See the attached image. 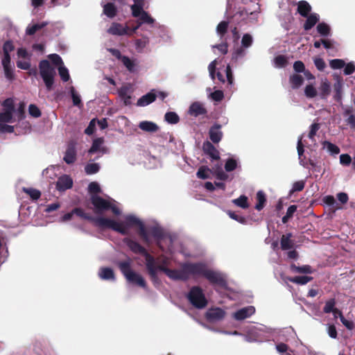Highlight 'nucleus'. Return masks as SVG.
<instances>
[{
    "mask_svg": "<svg viewBox=\"0 0 355 355\" xmlns=\"http://www.w3.org/2000/svg\"><path fill=\"white\" fill-rule=\"evenodd\" d=\"M166 275L171 279L182 281H187L190 276L203 277L213 286L224 288L227 285L225 277L221 272L209 269L202 262L185 263L182 266L181 270L168 268Z\"/></svg>",
    "mask_w": 355,
    "mask_h": 355,
    "instance_id": "f257e3e1",
    "label": "nucleus"
},
{
    "mask_svg": "<svg viewBox=\"0 0 355 355\" xmlns=\"http://www.w3.org/2000/svg\"><path fill=\"white\" fill-rule=\"evenodd\" d=\"M73 213L81 218L92 222L96 227L101 229H111L121 234H126L127 231L122 225L118 222L104 217H94L91 214L86 213L82 208L76 207L73 209Z\"/></svg>",
    "mask_w": 355,
    "mask_h": 355,
    "instance_id": "f03ea898",
    "label": "nucleus"
},
{
    "mask_svg": "<svg viewBox=\"0 0 355 355\" xmlns=\"http://www.w3.org/2000/svg\"><path fill=\"white\" fill-rule=\"evenodd\" d=\"M117 266L129 283L137 285L144 289L147 288V284L144 277L132 270L131 261L130 259L119 261Z\"/></svg>",
    "mask_w": 355,
    "mask_h": 355,
    "instance_id": "7ed1b4c3",
    "label": "nucleus"
},
{
    "mask_svg": "<svg viewBox=\"0 0 355 355\" xmlns=\"http://www.w3.org/2000/svg\"><path fill=\"white\" fill-rule=\"evenodd\" d=\"M40 75L42 78L47 91L50 92L53 88L54 79L56 75L55 69L49 61L42 60L39 63Z\"/></svg>",
    "mask_w": 355,
    "mask_h": 355,
    "instance_id": "20e7f679",
    "label": "nucleus"
},
{
    "mask_svg": "<svg viewBox=\"0 0 355 355\" xmlns=\"http://www.w3.org/2000/svg\"><path fill=\"white\" fill-rule=\"evenodd\" d=\"M90 200L94 207V212L96 214H102L108 210H111L116 216L121 214L119 208L99 196H92Z\"/></svg>",
    "mask_w": 355,
    "mask_h": 355,
    "instance_id": "39448f33",
    "label": "nucleus"
},
{
    "mask_svg": "<svg viewBox=\"0 0 355 355\" xmlns=\"http://www.w3.org/2000/svg\"><path fill=\"white\" fill-rule=\"evenodd\" d=\"M186 297L189 303L198 309L205 308L208 304L203 290L198 286H192Z\"/></svg>",
    "mask_w": 355,
    "mask_h": 355,
    "instance_id": "423d86ee",
    "label": "nucleus"
},
{
    "mask_svg": "<svg viewBox=\"0 0 355 355\" xmlns=\"http://www.w3.org/2000/svg\"><path fill=\"white\" fill-rule=\"evenodd\" d=\"M119 224L122 225L123 227H124L127 231V234H128V228L133 226H138L139 230L138 234L142 241L145 243L148 244L150 243V239L148 236V234L147 232V230L146 229V227L144 224L136 216L132 215H128L125 217L124 223H119Z\"/></svg>",
    "mask_w": 355,
    "mask_h": 355,
    "instance_id": "0eeeda50",
    "label": "nucleus"
},
{
    "mask_svg": "<svg viewBox=\"0 0 355 355\" xmlns=\"http://www.w3.org/2000/svg\"><path fill=\"white\" fill-rule=\"evenodd\" d=\"M123 242L129 248V249L135 254H141L144 257L146 262L153 257L148 253L147 250L141 245L137 241L130 238H125Z\"/></svg>",
    "mask_w": 355,
    "mask_h": 355,
    "instance_id": "6e6552de",
    "label": "nucleus"
},
{
    "mask_svg": "<svg viewBox=\"0 0 355 355\" xmlns=\"http://www.w3.org/2000/svg\"><path fill=\"white\" fill-rule=\"evenodd\" d=\"M225 315V311L221 308H210L205 313V318L209 322H215L223 320Z\"/></svg>",
    "mask_w": 355,
    "mask_h": 355,
    "instance_id": "1a4fd4ad",
    "label": "nucleus"
},
{
    "mask_svg": "<svg viewBox=\"0 0 355 355\" xmlns=\"http://www.w3.org/2000/svg\"><path fill=\"white\" fill-rule=\"evenodd\" d=\"M76 143L73 141H70L67 144L63 159L67 164H71L76 162Z\"/></svg>",
    "mask_w": 355,
    "mask_h": 355,
    "instance_id": "9d476101",
    "label": "nucleus"
},
{
    "mask_svg": "<svg viewBox=\"0 0 355 355\" xmlns=\"http://www.w3.org/2000/svg\"><path fill=\"white\" fill-rule=\"evenodd\" d=\"M222 125L219 123H214L209 130V137L212 143H219L223 136V133L221 131Z\"/></svg>",
    "mask_w": 355,
    "mask_h": 355,
    "instance_id": "9b49d317",
    "label": "nucleus"
},
{
    "mask_svg": "<svg viewBox=\"0 0 355 355\" xmlns=\"http://www.w3.org/2000/svg\"><path fill=\"white\" fill-rule=\"evenodd\" d=\"M203 152L209 155L212 159L218 160L220 159L219 151L215 148L212 143L209 141H206L202 144Z\"/></svg>",
    "mask_w": 355,
    "mask_h": 355,
    "instance_id": "f8f14e48",
    "label": "nucleus"
},
{
    "mask_svg": "<svg viewBox=\"0 0 355 355\" xmlns=\"http://www.w3.org/2000/svg\"><path fill=\"white\" fill-rule=\"evenodd\" d=\"M107 32L113 35H125L129 33V27L123 26L121 24L113 22Z\"/></svg>",
    "mask_w": 355,
    "mask_h": 355,
    "instance_id": "ddd939ff",
    "label": "nucleus"
},
{
    "mask_svg": "<svg viewBox=\"0 0 355 355\" xmlns=\"http://www.w3.org/2000/svg\"><path fill=\"white\" fill-rule=\"evenodd\" d=\"M73 186L72 179L68 175L60 177L56 182V189L60 191H64L71 189Z\"/></svg>",
    "mask_w": 355,
    "mask_h": 355,
    "instance_id": "4468645a",
    "label": "nucleus"
},
{
    "mask_svg": "<svg viewBox=\"0 0 355 355\" xmlns=\"http://www.w3.org/2000/svg\"><path fill=\"white\" fill-rule=\"evenodd\" d=\"M255 312V309L252 306L242 308L234 313V318L236 320H243L253 315Z\"/></svg>",
    "mask_w": 355,
    "mask_h": 355,
    "instance_id": "2eb2a0df",
    "label": "nucleus"
},
{
    "mask_svg": "<svg viewBox=\"0 0 355 355\" xmlns=\"http://www.w3.org/2000/svg\"><path fill=\"white\" fill-rule=\"evenodd\" d=\"M292 233H287L283 234L281 237L280 245L282 250H287L294 248L295 243L292 240Z\"/></svg>",
    "mask_w": 355,
    "mask_h": 355,
    "instance_id": "dca6fc26",
    "label": "nucleus"
},
{
    "mask_svg": "<svg viewBox=\"0 0 355 355\" xmlns=\"http://www.w3.org/2000/svg\"><path fill=\"white\" fill-rule=\"evenodd\" d=\"M189 113L191 116H198L200 115H204L207 113V110L202 106L199 102L193 103L189 110Z\"/></svg>",
    "mask_w": 355,
    "mask_h": 355,
    "instance_id": "f3484780",
    "label": "nucleus"
},
{
    "mask_svg": "<svg viewBox=\"0 0 355 355\" xmlns=\"http://www.w3.org/2000/svg\"><path fill=\"white\" fill-rule=\"evenodd\" d=\"M306 17V20L303 25L305 31L311 30L320 20V16L317 13H312Z\"/></svg>",
    "mask_w": 355,
    "mask_h": 355,
    "instance_id": "a211bd4d",
    "label": "nucleus"
},
{
    "mask_svg": "<svg viewBox=\"0 0 355 355\" xmlns=\"http://www.w3.org/2000/svg\"><path fill=\"white\" fill-rule=\"evenodd\" d=\"M156 94L153 92H149L144 96H142L137 101V105L140 107L146 106L151 103L154 102L156 99Z\"/></svg>",
    "mask_w": 355,
    "mask_h": 355,
    "instance_id": "6ab92c4d",
    "label": "nucleus"
},
{
    "mask_svg": "<svg viewBox=\"0 0 355 355\" xmlns=\"http://www.w3.org/2000/svg\"><path fill=\"white\" fill-rule=\"evenodd\" d=\"M139 128L147 132H155L159 130V127L155 123L149 121H141Z\"/></svg>",
    "mask_w": 355,
    "mask_h": 355,
    "instance_id": "aec40b11",
    "label": "nucleus"
},
{
    "mask_svg": "<svg viewBox=\"0 0 355 355\" xmlns=\"http://www.w3.org/2000/svg\"><path fill=\"white\" fill-rule=\"evenodd\" d=\"M98 276L104 280H114L115 275L114 270L108 267H102L98 272Z\"/></svg>",
    "mask_w": 355,
    "mask_h": 355,
    "instance_id": "412c9836",
    "label": "nucleus"
},
{
    "mask_svg": "<svg viewBox=\"0 0 355 355\" xmlns=\"http://www.w3.org/2000/svg\"><path fill=\"white\" fill-rule=\"evenodd\" d=\"M153 257L146 262V267L151 281L153 284H156L159 282V278L157 276V272L155 271L153 266Z\"/></svg>",
    "mask_w": 355,
    "mask_h": 355,
    "instance_id": "4be33fe9",
    "label": "nucleus"
},
{
    "mask_svg": "<svg viewBox=\"0 0 355 355\" xmlns=\"http://www.w3.org/2000/svg\"><path fill=\"white\" fill-rule=\"evenodd\" d=\"M311 10V6L306 1H300L297 3V12L302 17H307Z\"/></svg>",
    "mask_w": 355,
    "mask_h": 355,
    "instance_id": "5701e85b",
    "label": "nucleus"
},
{
    "mask_svg": "<svg viewBox=\"0 0 355 355\" xmlns=\"http://www.w3.org/2000/svg\"><path fill=\"white\" fill-rule=\"evenodd\" d=\"M291 270L292 272H295V273H302V274L313 273L312 268L309 265H304L302 266H297L295 263H292L291 265Z\"/></svg>",
    "mask_w": 355,
    "mask_h": 355,
    "instance_id": "b1692460",
    "label": "nucleus"
},
{
    "mask_svg": "<svg viewBox=\"0 0 355 355\" xmlns=\"http://www.w3.org/2000/svg\"><path fill=\"white\" fill-rule=\"evenodd\" d=\"M313 279V278L310 276H296L287 278L289 282L299 285H305L312 281Z\"/></svg>",
    "mask_w": 355,
    "mask_h": 355,
    "instance_id": "393cba45",
    "label": "nucleus"
},
{
    "mask_svg": "<svg viewBox=\"0 0 355 355\" xmlns=\"http://www.w3.org/2000/svg\"><path fill=\"white\" fill-rule=\"evenodd\" d=\"M289 82L293 89H298L304 83L302 76L297 73H294L290 76Z\"/></svg>",
    "mask_w": 355,
    "mask_h": 355,
    "instance_id": "a878e982",
    "label": "nucleus"
},
{
    "mask_svg": "<svg viewBox=\"0 0 355 355\" xmlns=\"http://www.w3.org/2000/svg\"><path fill=\"white\" fill-rule=\"evenodd\" d=\"M103 13L109 18L114 17L117 14V9L113 3H107L103 6Z\"/></svg>",
    "mask_w": 355,
    "mask_h": 355,
    "instance_id": "bb28decb",
    "label": "nucleus"
},
{
    "mask_svg": "<svg viewBox=\"0 0 355 355\" xmlns=\"http://www.w3.org/2000/svg\"><path fill=\"white\" fill-rule=\"evenodd\" d=\"M257 202L255 205V209L258 211H261L263 209L266 203V197L262 191H259L257 193Z\"/></svg>",
    "mask_w": 355,
    "mask_h": 355,
    "instance_id": "cd10ccee",
    "label": "nucleus"
},
{
    "mask_svg": "<svg viewBox=\"0 0 355 355\" xmlns=\"http://www.w3.org/2000/svg\"><path fill=\"white\" fill-rule=\"evenodd\" d=\"M317 31L321 36L323 37H328L331 34L330 26L324 22H321L318 24Z\"/></svg>",
    "mask_w": 355,
    "mask_h": 355,
    "instance_id": "c85d7f7f",
    "label": "nucleus"
},
{
    "mask_svg": "<svg viewBox=\"0 0 355 355\" xmlns=\"http://www.w3.org/2000/svg\"><path fill=\"white\" fill-rule=\"evenodd\" d=\"M232 202L239 207L247 209L249 207L248 198L245 195H241L239 198L234 199Z\"/></svg>",
    "mask_w": 355,
    "mask_h": 355,
    "instance_id": "c756f323",
    "label": "nucleus"
},
{
    "mask_svg": "<svg viewBox=\"0 0 355 355\" xmlns=\"http://www.w3.org/2000/svg\"><path fill=\"white\" fill-rule=\"evenodd\" d=\"M22 191L28 194L33 200H37L41 196V192L36 189L24 187Z\"/></svg>",
    "mask_w": 355,
    "mask_h": 355,
    "instance_id": "7c9ffc66",
    "label": "nucleus"
},
{
    "mask_svg": "<svg viewBox=\"0 0 355 355\" xmlns=\"http://www.w3.org/2000/svg\"><path fill=\"white\" fill-rule=\"evenodd\" d=\"M336 300L335 298H330L326 301L325 305L323 307V312L324 313H332L336 309Z\"/></svg>",
    "mask_w": 355,
    "mask_h": 355,
    "instance_id": "2f4dec72",
    "label": "nucleus"
},
{
    "mask_svg": "<svg viewBox=\"0 0 355 355\" xmlns=\"http://www.w3.org/2000/svg\"><path fill=\"white\" fill-rule=\"evenodd\" d=\"M164 119L170 124H176L180 121L179 116L174 112H168L164 115Z\"/></svg>",
    "mask_w": 355,
    "mask_h": 355,
    "instance_id": "473e14b6",
    "label": "nucleus"
},
{
    "mask_svg": "<svg viewBox=\"0 0 355 355\" xmlns=\"http://www.w3.org/2000/svg\"><path fill=\"white\" fill-rule=\"evenodd\" d=\"M323 148H327V150L331 155H338L340 153V148L335 144L328 141H324L322 142Z\"/></svg>",
    "mask_w": 355,
    "mask_h": 355,
    "instance_id": "72a5a7b5",
    "label": "nucleus"
},
{
    "mask_svg": "<svg viewBox=\"0 0 355 355\" xmlns=\"http://www.w3.org/2000/svg\"><path fill=\"white\" fill-rule=\"evenodd\" d=\"M46 23L42 22V24H33L31 26H28L26 30V33L28 35H34L37 31L41 30L46 26Z\"/></svg>",
    "mask_w": 355,
    "mask_h": 355,
    "instance_id": "f704fd0d",
    "label": "nucleus"
},
{
    "mask_svg": "<svg viewBox=\"0 0 355 355\" xmlns=\"http://www.w3.org/2000/svg\"><path fill=\"white\" fill-rule=\"evenodd\" d=\"M100 170V166L98 163H89L85 166V171L87 175L97 173Z\"/></svg>",
    "mask_w": 355,
    "mask_h": 355,
    "instance_id": "c9c22d12",
    "label": "nucleus"
},
{
    "mask_svg": "<svg viewBox=\"0 0 355 355\" xmlns=\"http://www.w3.org/2000/svg\"><path fill=\"white\" fill-rule=\"evenodd\" d=\"M70 93L73 101V104L75 106L80 107L83 106L81 98L80 95L76 92L73 87H70Z\"/></svg>",
    "mask_w": 355,
    "mask_h": 355,
    "instance_id": "e433bc0d",
    "label": "nucleus"
},
{
    "mask_svg": "<svg viewBox=\"0 0 355 355\" xmlns=\"http://www.w3.org/2000/svg\"><path fill=\"white\" fill-rule=\"evenodd\" d=\"M150 232L152 236L157 241L162 240L164 236L163 230L159 227H153Z\"/></svg>",
    "mask_w": 355,
    "mask_h": 355,
    "instance_id": "4c0bfd02",
    "label": "nucleus"
},
{
    "mask_svg": "<svg viewBox=\"0 0 355 355\" xmlns=\"http://www.w3.org/2000/svg\"><path fill=\"white\" fill-rule=\"evenodd\" d=\"M132 15L134 17H139L143 14L144 6L140 3H134L131 6Z\"/></svg>",
    "mask_w": 355,
    "mask_h": 355,
    "instance_id": "58836bf2",
    "label": "nucleus"
},
{
    "mask_svg": "<svg viewBox=\"0 0 355 355\" xmlns=\"http://www.w3.org/2000/svg\"><path fill=\"white\" fill-rule=\"evenodd\" d=\"M211 170L206 166H200L196 173V175L198 178L205 180L209 178V172Z\"/></svg>",
    "mask_w": 355,
    "mask_h": 355,
    "instance_id": "ea45409f",
    "label": "nucleus"
},
{
    "mask_svg": "<svg viewBox=\"0 0 355 355\" xmlns=\"http://www.w3.org/2000/svg\"><path fill=\"white\" fill-rule=\"evenodd\" d=\"M121 62L130 72H133L135 71V62L129 57L123 55Z\"/></svg>",
    "mask_w": 355,
    "mask_h": 355,
    "instance_id": "a19ab883",
    "label": "nucleus"
},
{
    "mask_svg": "<svg viewBox=\"0 0 355 355\" xmlns=\"http://www.w3.org/2000/svg\"><path fill=\"white\" fill-rule=\"evenodd\" d=\"M320 92L321 98H325L330 94V85L327 81H324L321 83Z\"/></svg>",
    "mask_w": 355,
    "mask_h": 355,
    "instance_id": "79ce46f5",
    "label": "nucleus"
},
{
    "mask_svg": "<svg viewBox=\"0 0 355 355\" xmlns=\"http://www.w3.org/2000/svg\"><path fill=\"white\" fill-rule=\"evenodd\" d=\"M228 25L229 23L226 21H222L218 24L216 27V31L218 34L220 35V37H223L227 32Z\"/></svg>",
    "mask_w": 355,
    "mask_h": 355,
    "instance_id": "37998d69",
    "label": "nucleus"
},
{
    "mask_svg": "<svg viewBox=\"0 0 355 355\" xmlns=\"http://www.w3.org/2000/svg\"><path fill=\"white\" fill-rule=\"evenodd\" d=\"M139 23L147 24H153L155 22V19L147 12H143V14L139 16V19L138 21Z\"/></svg>",
    "mask_w": 355,
    "mask_h": 355,
    "instance_id": "c03bdc74",
    "label": "nucleus"
},
{
    "mask_svg": "<svg viewBox=\"0 0 355 355\" xmlns=\"http://www.w3.org/2000/svg\"><path fill=\"white\" fill-rule=\"evenodd\" d=\"M103 139L102 138H98V139H94L91 148H89V150L88 151L89 153L93 154V153H95L96 152H97L98 150H99L100 147H101V144H103Z\"/></svg>",
    "mask_w": 355,
    "mask_h": 355,
    "instance_id": "a18cd8bd",
    "label": "nucleus"
},
{
    "mask_svg": "<svg viewBox=\"0 0 355 355\" xmlns=\"http://www.w3.org/2000/svg\"><path fill=\"white\" fill-rule=\"evenodd\" d=\"M237 167V162L233 158H229L225 162V169L227 172H232Z\"/></svg>",
    "mask_w": 355,
    "mask_h": 355,
    "instance_id": "49530a36",
    "label": "nucleus"
},
{
    "mask_svg": "<svg viewBox=\"0 0 355 355\" xmlns=\"http://www.w3.org/2000/svg\"><path fill=\"white\" fill-rule=\"evenodd\" d=\"M275 63L278 67H285L288 64L287 58L285 55H279L275 58Z\"/></svg>",
    "mask_w": 355,
    "mask_h": 355,
    "instance_id": "de8ad7c7",
    "label": "nucleus"
},
{
    "mask_svg": "<svg viewBox=\"0 0 355 355\" xmlns=\"http://www.w3.org/2000/svg\"><path fill=\"white\" fill-rule=\"evenodd\" d=\"M48 58L55 66L60 67L63 65L62 60L58 54H50L48 55Z\"/></svg>",
    "mask_w": 355,
    "mask_h": 355,
    "instance_id": "09e8293b",
    "label": "nucleus"
},
{
    "mask_svg": "<svg viewBox=\"0 0 355 355\" xmlns=\"http://www.w3.org/2000/svg\"><path fill=\"white\" fill-rule=\"evenodd\" d=\"M329 65L334 69H340L345 67V62L341 59H334L330 61Z\"/></svg>",
    "mask_w": 355,
    "mask_h": 355,
    "instance_id": "8fccbe9b",
    "label": "nucleus"
},
{
    "mask_svg": "<svg viewBox=\"0 0 355 355\" xmlns=\"http://www.w3.org/2000/svg\"><path fill=\"white\" fill-rule=\"evenodd\" d=\"M304 94L307 98H313L317 96V91L312 85H309L305 87Z\"/></svg>",
    "mask_w": 355,
    "mask_h": 355,
    "instance_id": "3c124183",
    "label": "nucleus"
},
{
    "mask_svg": "<svg viewBox=\"0 0 355 355\" xmlns=\"http://www.w3.org/2000/svg\"><path fill=\"white\" fill-rule=\"evenodd\" d=\"M58 73H59V75H60L61 79L64 82H67L69 80L70 76L69 73V71L65 67H64V66L59 67H58Z\"/></svg>",
    "mask_w": 355,
    "mask_h": 355,
    "instance_id": "603ef678",
    "label": "nucleus"
},
{
    "mask_svg": "<svg viewBox=\"0 0 355 355\" xmlns=\"http://www.w3.org/2000/svg\"><path fill=\"white\" fill-rule=\"evenodd\" d=\"M12 113L10 112L5 111L0 112V123H10L12 122Z\"/></svg>",
    "mask_w": 355,
    "mask_h": 355,
    "instance_id": "864d4df0",
    "label": "nucleus"
},
{
    "mask_svg": "<svg viewBox=\"0 0 355 355\" xmlns=\"http://www.w3.org/2000/svg\"><path fill=\"white\" fill-rule=\"evenodd\" d=\"M320 125L319 123H314L311 125L308 137L310 139L313 140L317 132L319 130Z\"/></svg>",
    "mask_w": 355,
    "mask_h": 355,
    "instance_id": "5fc2aeb1",
    "label": "nucleus"
},
{
    "mask_svg": "<svg viewBox=\"0 0 355 355\" xmlns=\"http://www.w3.org/2000/svg\"><path fill=\"white\" fill-rule=\"evenodd\" d=\"M3 106L5 107V111L13 113L15 111V106L13 100L12 98H7L3 102Z\"/></svg>",
    "mask_w": 355,
    "mask_h": 355,
    "instance_id": "6e6d98bb",
    "label": "nucleus"
},
{
    "mask_svg": "<svg viewBox=\"0 0 355 355\" xmlns=\"http://www.w3.org/2000/svg\"><path fill=\"white\" fill-rule=\"evenodd\" d=\"M29 114L35 118L40 117L42 114L40 109L34 104H31L28 107Z\"/></svg>",
    "mask_w": 355,
    "mask_h": 355,
    "instance_id": "4d7b16f0",
    "label": "nucleus"
},
{
    "mask_svg": "<svg viewBox=\"0 0 355 355\" xmlns=\"http://www.w3.org/2000/svg\"><path fill=\"white\" fill-rule=\"evenodd\" d=\"M252 44V37L248 34H244L241 40V44L243 47L248 48Z\"/></svg>",
    "mask_w": 355,
    "mask_h": 355,
    "instance_id": "13d9d810",
    "label": "nucleus"
},
{
    "mask_svg": "<svg viewBox=\"0 0 355 355\" xmlns=\"http://www.w3.org/2000/svg\"><path fill=\"white\" fill-rule=\"evenodd\" d=\"M15 49V46L11 40H7L3 45V54H10Z\"/></svg>",
    "mask_w": 355,
    "mask_h": 355,
    "instance_id": "bf43d9fd",
    "label": "nucleus"
},
{
    "mask_svg": "<svg viewBox=\"0 0 355 355\" xmlns=\"http://www.w3.org/2000/svg\"><path fill=\"white\" fill-rule=\"evenodd\" d=\"M88 191L90 193L97 194L101 192V187L96 182H92L88 186Z\"/></svg>",
    "mask_w": 355,
    "mask_h": 355,
    "instance_id": "052dcab7",
    "label": "nucleus"
},
{
    "mask_svg": "<svg viewBox=\"0 0 355 355\" xmlns=\"http://www.w3.org/2000/svg\"><path fill=\"white\" fill-rule=\"evenodd\" d=\"M340 320L343 324L349 330H352L354 327V322L351 320H347L343 313L340 314Z\"/></svg>",
    "mask_w": 355,
    "mask_h": 355,
    "instance_id": "680f3d73",
    "label": "nucleus"
},
{
    "mask_svg": "<svg viewBox=\"0 0 355 355\" xmlns=\"http://www.w3.org/2000/svg\"><path fill=\"white\" fill-rule=\"evenodd\" d=\"M210 96L214 101L220 102L223 99L224 94L221 90H216L211 93Z\"/></svg>",
    "mask_w": 355,
    "mask_h": 355,
    "instance_id": "e2e57ef3",
    "label": "nucleus"
},
{
    "mask_svg": "<svg viewBox=\"0 0 355 355\" xmlns=\"http://www.w3.org/2000/svg\"><path fill=\"white\" fill-rule=\"evenodd\" d=\"M305 186V182L303 180L297 181L294 182L293 185V188L291 191V193H294L296 191H301L304 189Z\"/></svg>",
    "mask_w": 355,
    "mask_h": 355,
    "instance_id": "0e129e2a",
    "label": "nucleus"
},
{
    "mask_svg": "<svg viewBox=\"0 0 355 355\" xmlns=\"http://www.w3.org/2000/svg\"><path fill=\"white\" fill-rule=\"evenodd\" d=\"M293 69L296 73H304L306 70L304 64L300 60H297L294 62Z\"/></svg>",
    "mask_w": 355,
    "mask_h": 355,
    "instance_id": "69168bd1",
    "label": "nucleus"
},
{
    "mask_svg": "<svg viewBox=\"0 0 355 355\" xmlns=\"http://www.w3.org/2000/svg\"><path fill=\"white\" fill-rule=\"evenodd\" d=\"M95 129H96V119H94L91 120L88 126L85 130V133L87 135H91L94 132Z\"/></svg>",
    "mask_w": 355,
    "mask_h": 355,
    "instance_id": "338daca9",
    "label": "nucleus"
},
{
    "mask_svg": "<svg viewBox=\"0 0 355 355\" xmlns=\"http://www.w3.org/2000/svg\"><path fill=\"white\" fill-rule=\"evenodd\" d=\"M314 64H315V67L319 71H323L324 69V68L326 67L325 62L324 61V60L322 58H315L314 60Z\"/></svg>",
    "mask_w": 355,
    "mask_h": 355,
    "instance_id": "774afa93",
    "label": "nucleus"
}]
</instances>
